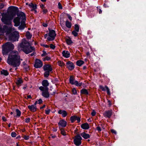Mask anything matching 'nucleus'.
Segmentation results:
<instances>
[{
    "instance_id": "nucleus-1",
    "label": "nucleus",
    "mask_w": 146,
    "mask_h": 146,
    "mask_svg": "<svg viewBox=\"0 0 146 146\" xmlns=\"http://www.w3.org/2000/svg\"><path fill=\"white\" fill-rule=\"evenodd\" d=\"M14 48L13 44L8 42L3 44L2 47V52L3 55H6L11 51L8 55L7 63L9 65L15 67L20 65L21 60H22V59H20V56L17 51H12Z\"/></svg>"
},
{
    "instance_id": "nucleus-2",
    "label": "nucleus",
    "mask_w": 146,
    "mask_h": 146,
    "mask_svg": "<svg viewBox=\"0 0 146 146\" xmlns=\"http://www.w3.org/2000/svg\"><path fill=\"white\" fill-rule=\"evenodd\" d=\"M19 46L21 50L26 54H28L35 50L34 47L31 46L29 42L24 38L23 39Z\"/></svg>"
},
{
    "instance_id": "nucleus-3",
    "label": "nucleus",
    "mask_w": 146,
    "mask_h": 146,
    "mask_svg": "<svg viewBox=\"0 0 146 146\" xmlns=\"http://www.w3.org/2000/svg\"><path fill=\"white\" fill-rule=\"evenodd\" d=\"M12 6L8 7L9 12L10 14L9 15L5 14L4 16H2L1 20L3 23L5 25H9L11 24V20L13 19V16L15 15L14 9H12Z\"/></svg>"
},
{
    "instance_id": "nucleus-4",
    "label": "nucleus",
    "mask_w": 146,
    "mask_h": 146,
    "mask_svg": "<svg viewBox=\"0 0 146 146\" xmlns=\"http://www.w3.org/2000/svg\"><path fill=\"white\" fill-rule=\"evenodd\" d=\"M12 9H14L15 10L14 13L15 14L13 16V18L15 17L16 15L17 16V17H15L13 20V22L14 23V26L15 27H18L19 26L20 24V19L21 18V15H22L21 13L23 12L22 11L20 12L19 8L18 7L14 6H12Z\"/></svg>"
},
{
    "instance_id": "nucleus-5",
    "label": "nucleus",
    "mask_w": 146,
    "mask_h": 146,
    "mask_svg": "<svg viewBox=\"0 0 146 146\" xmlns=\"http://www.w3.org/2000/svg\"><path fill=\"white\" fill-rule=\"evenodd\" d=\"M43 69L45 72L44 74L45 77L48 78L50 74V73L52 72V68L51 65L49 64H46L43 67Z\"/></svg>"
},
{
    "instance_id": "nucleus-6",
    "label": "nucleus",
    "mask_w": 146,
    "mask_h": 146,
    "mask_svg": "<svg viewBox=\"0 0 146 146\" xmlns=\"http://www.w3.org/2000/svg\"><path fill=\"white\" fill-rule=\"evenodd\" d=\"M19 36V35L18 33L14 32L9 35V38L10 40L13 41H18Z\"/></svg>"
},
{
    "instance_id": "nucleus-7",
    "label": "nucleus",
    "mask_w": 146,
    "mask_h": 146,
    "mask_svg": "<svg viewBox=\"0 0 146 146\" xmlns=\"http://www.w3.org/2000/svg\"><path fill=\"white\" fill-rule=\"evenodd\" d=\"M49 33L48 35L49 37H47V39L49 41H52L55 38V37L56 36L55 31L54 30H51L48 29Z\"/></svg>"
},
{
    "instance_id": "nucleus-8",
    "label": "nucleus",
    "mask_w": 146,
    "mask_h": 146,
    "mask_svg": "<svg viewBox=\"0 0 146 146\" xmlns=\"http://www.w3.org/2000/svg\"><path fill=\"white\" fill-rule=\"evenodd\" d=\"M82 137L80 134H78L75 136L74 139V144L77 146H79L81 144Z\"/></svg>"
},
{
    "instance_id": "nucleus-9",
    "label": "nucleus",
    "mask_w": 146,
    "mask_h": 146,
    "mask_svg": "<svg viewBox=\"0 0 146 146\" xmlns=\"http://www.w3.org/2000/svg\"><path fill=\"white\" fill-rule=\"evenodd\" d=\"M5 33L7 34L10 35L11 33L12 29L9 27H8L6 25H4L3 26L2 30Z\"/></svg>"
},
{
    "instance_id": "nucleus-10",
    "label": "nucleus",
    "mask_w": 146,
    "mask_h": 146,
    "mask_svg": "<svg viewBox=\"0 0 146 146\" xmlns=\"http://www.w3.org/2000/svg\"><path fill=\"white\" fill-rule=\"evenodd\" d=\"M43 65L42 62L40 60L38 59H36L35 60V64L34 65V67L36 68H41Z\"/></svg>"
},
{
    "instance_id": "nucleus-11",
    "label": "nucleus",
    "mask_w": 146,
    "mask_h": 146,
    "mask_svg": "<svg viewBox=\"0 0 146 146\" xmlns=\"http://www.w3.org/2000/svg\"><path fill=\"white\" fill-rule=\"evenodd\" d=\"M66 66L70 70H72L75 68V65L73 63L70 61L66 63Z\"/></svg>"
},
{
    "instance_id": "nucleus-12",
    "label": "nucleus",
    "mask_w": 146,
    "mask_h": 146,
    "mask_svg": "<svg viewBox=\"0 0 146 146\" xmlns=\"http://www.w3.org/2000/svg\"><path fill=\"white\" fill-rule=\"evenodd\" d=\"M112 112L111 110L105 111L103 113L104 116L106 118H110L112 115Z\"/></svg>"
},
{
    "instance_id": "nucleus-13",
    "label": "nucleus",
    "mask_w": 146,
    "mask_h": 146,
    "mask_svg": "<svg viewBox=\"0 0 146 146\" xmlns=\"http://www.w3.org/2000/svg\"><path fill=\"white\" fill-rule=\"evenodd\" d=\"M70 119L72 123H74L76 120H77L78 123H79L80 121V117L75 115L71 116Z\"/></svg>"
},
{
    "instance_id": "nucleus-14",
    "label": "nucleus",
    "mask_w": 146,
    "mask_h": 146,
    "mask_svg": "<svg viewBox=\"0 0 146 146\" xmlns=\"http://www.w3.org/2000/svg\"><path fill=\"white\" fill-rule=\"evenodd\" d=\"M99 88L103 91H106L108 95L109 96L111 95V93L110 91V90L109 88L107 86H105L104 88L102 85H100L99 86Z\"/></svg>"
},
{
    "instance_id": "nucleus-15",
    "label": "nucleus",
    "mask_w": 146,
    "mask_h": 146,
    "mask_svg": "<svg viewBox=\"0 0 146 146\" xmlns=\"http://www.w3.org/2000/svg\"><path fill=\"white\" fill-rule=\"evenodd\" d=\"M67 123L64 119H62L60 120L58 123V125L60 126L59 128H60V127H65L67 125Z\"/></svg>"
},
{
    "instance_id": "nucleus-16",
    "label": "nucleus",
    "mask_w": 146,
    "mask_h": 146,
    "mask_svg": "<svg viewBox=\"0 0 146 146\" xmlns=\"http://www.w3.org/2000/svg\"><path fill=\"white\" fill-rule=\"evenodd\" d=\"M21 13H22V15H21V19L22 20L20 23H21V24H22L23 25H25V21L26 20L25 14L23 12H22Z\"/></svg>"
},
{
    "instance_id": "nucleus-17",
    "label": "nucleus",
    "mask_w": 146,
    "mask_h": 146,
    "mask_svg": "<svg viewBox=\"0 0 146 146\" xmlns=\"http://www.w3.org/2000/svg\"><path fill=\"white\" fill-rule=\"evenodd\" d=\"M28 108L29 109V110L32 112L36 111L37 109L36 108V106H35L33 105L28 106Z\"/></svg>"
},
{
    "instance_id": "nucleus-18",
    "label": "nucleus",
    "mask_w": 146,
    "mask_h": 146,
    "mask_svg": "<svg viewBox=\"0 0 146 146\" xmlns=\"http://www.w3.org/2000/svg\"><path fill=\"white\" fill-rule=\"evenodd\" d=\"M63 56L68 58L70 57V52L68 51L63 50L62 52Z\"/></svg>"
},
{
    "instance_id": "nucleus-19",
    "label": "nucleus",
    "mask_w": 146,
    "mask_h": 146,
    "mask_svg": "<svg viewBox=\"0 0 146 146\" xmlns=\"http://www.w3.org/2000/svg\"><path fill=\"white\" fill-rule=\"evenodd\" d=\"M58 113L59 114L62 115V117H66L67 115V113L64 110H59L58 111Z\"/></svg>"
},
{
    "instance_id": "nucleus-20",
    "label": "nucleus",
    "mask_w": 146,
    "mask_h": 146,
    "mask_svg": "<svg viewBox=\"0 0 146 146\" xmlns=\"http://www.w3.org/2000/svg\"><path fill=\"white\" fill-rule=\"evenodd\" d=\"M81 127L82 129L86 130L89 129L90 128L89 125L87 123L82 124L81 125Z\"/></svg>"
},
{
    "instance_id": "nucleus-21",
    "label": "nucleus",
    "mask_w": 146,
    "mask_h": 146,
    "mask_svg": "<svg viewBox=\"0 0 146 146\" xmlns=\"http://www.w3.org/2000/svg\"><path fill=\"white\" fill-rule=\"evenodd\" d=\"M29 6L31 8H32L31 9V11H33L34 10L36 9L37 8V5L35 4L34 5L32 3H31L29 4Z\"/></svg>"
},
{
    "instance_id": "nucleus-22",
    "label": "nucleus",
    "mask_w": 146,
    "mask_h": 146,
    "mask_svg": "<svg viewBox=\"0 0 146 146\" xmlns=\"http://www.w3.org/2000/svg\"><path fill=\"white\" fill-rule=\"evenodd\" d=\"M80 135L85 139H87L90 138V136L89 134L83 132L81 133Z\"/></svg>"
},
{
    "instance_id": "nucleus-23",
    "label": "nucleus",
    "mask_w": 146,
    "mask_h": 146,
    "mask_svg": "<svg viewBox=\"0 0 146 146\" xmlns=\"http://www.w3.org/2000/svg\"><path fill=\"white\" fill-rule=\"evenodd\" d=\"M69 83L72 85H74L75 80L74 77L72 76H70L69 79Z\"/></svg>"
},
{
    "instance_id": "nucleus-24",
    "label": "nucleus",
    "mask_w": 146,
    "mask_h": 146,
    "mask_svg": "<svg viewBox=\"0 0 146 146\" xmlns=\"http://www.w3.org/2000/svg\"><path fill=\"white\" fill-rule=\"evenodd\" d=\"M81 94H84L85 95H88L89 94V92L87 90L83 88L80 91Z\"/></svg>"
},
{
    "instance_id": "nucleus-25",
    "label": "nucleus",
    "mask_w": 146,
    "mask_h": 146,
    "mask_svg": "<svg viewBox=\"0 0 146 146\" xmlns=\"http://www.w3.org/2000/svg\"><path fill=\"white\" fill-rule=\"evenodd\" d=\"M23 82V80L22 79L20 78H18V79L17 80V82H16V83L18 87H19L21 86V84Z\"/></svg>"
},
{
    "instance_id": "nucleus-26",
    "label": "nucleus",
    "mask_w": 146,
    "mask_h": 146,
    "mask_svg": "<svg viewBox=\"0 0 146 146\" xmlns=\"http://www.w3.org/2000/svg\"><path fill=\"white\" fill-rule=\"evenodd\" d=\"M42 85L44 87H48L49 85V83L47 80H44L42 82Z\"/></svg>"
},
{
    "instance_id": "nucleus-27",
    "label": "nucleus",
    "mask_w": 146,
    "mask_h": 146,
    "mask_svg": "<svg viewBox=\"0 0 146 146\" xmlns=\"http://www.w3.org/2000/svg\"><path fill=\"white\" fill-rule=\"evenodd\" d=\"M0 74L1 75H3L5 76H7L9 74V73L6 70L3 69L0 71Z\"/></svg>"
},
{
    "instance_id": "nucleus-28",
    "label": "nucleus",
    "mask_w": 146,
    "mask_h": 146,
    "mask_svg": "<svg viewBox=\"0 0 146 146\" xmlns=\"http://www.w3.org/2000/svg\"><path fill=\"white\" fill-rule=\"evenodd\" d=\"M42 95L44 98H48L49 97L50 94L48 92L43 91L42 92Z\"/></svg>"
},
{
    "instance_id": "nucleus-29",
    "label": "nucleus",
    "mask_w": 146,
    "mask_h": 146,
    "mask_svg": "<svg viewBox=\"0 0 146 146\" xmlns=\"http://www.w3.org/2000/svg\"><path fill=\"white\" fill-rule=\"evenodd\" d=\"M84 63V61L79 60H77L76 62V65L79 66H81Z\"/></svg>"
},
{
    "instance_id": "nucleus-30",
    "label": "nucleus",
    "mask_w": 146,
    "mask_h": 146,
    "mask_svg": "<svg viewBox=\"0 0 146 146\" xmlns=\"http://www.w3.org/2000/svg\"><path fill=\"white\" fill-rule=\"evenodd\" d=\"M16 111L17 113V115H14V117L17 118L19 117L21 115V111L17 109H16Z\"/></svg>"
},
{
    "instance_id": "nucleus-31",
    "label": "nucleus",
    "mask_w": 146,
    "mask_h": 146,
    "mask_svg": "<svg viewBox=\"0 0 146 146\" xmlns=\"http://www.w3.org/2000/svg\"><path fill=\"white\" fill-rule=\"evenodd\" d=\"M66 42L67 44L68 45H70L72 44L73 43V42L72 40H71V39L70 37H69L68 38L66 39Z\"/></svg>"
},
{
    "instance_id": "nucleus-32",
    "label": "nucleus",
    "mask_w": 146,
    "mask_h": 146,
    "mask_svg": "<svg viewBox=\"0 0 146 146\" xmlns=\"http://www.w3.org/2000/svg\"><path fill=\"white\" fill-rule=\"evenodd\" d=\"M66 26L68 28L70 29L72 26V24L71 22L67 20L66 21Z\"/></svg>"
},
{
    "instance_id": "nucleus-33",
    "label": "nucleus",
    "mask_w": 146,
    "mask_h": 146,
    "mask_svg": "<svg viewBox=\"0 0 146 146\" xmlns=\"http://www.w3.org/2000/svg\"><path fill=\"white\" fill-rule=\"evenodd\" d=\"M59 129L61 131V134L64 136H65L66 135V132L64 129L63 128H59Z\"/></svg>"
},
{
    "instance_id": "nucleus-34",
    "label": "nucleus",
    "mask_w": 146,
    "mask_h": 146,
    "mask_svg": "<svg viewBox=\"0 0 146 146\" xmlns=\"http://www.w3.org/2000/svg\"><path fill=\"white\" fill-rule=\"evenodd\" d=\"M26 36L27 39H29L31 38L32 35L30 34L29 31H27L26 33Z\"/></svg>"
},
{
    "instance_id": "nucleus-35",
    "label": "nucleus",
    "mask_w": 146,
    "mask_h": 146,
    "mask_svg": "<svg viewBox=\"0 0 146 146\" xmlns=\"http://www.w3.org/2000/svg\"><path fill=\"white\" fill-rule=\"evenodd\" d=\"M74 85L78 87H81L82 85V82H78L77 81H75Z\"/></svg>"
},
{
    "instance_id": "nucleus-36",
    "label": "nucleus",
    "mask_w": 146,
    "mask_h": 146,
    "mask_svg": "<svg viewBox=\"0 0 146 146\" xmlns=\"http://www.w3.org/2000/svg\"><path fill=\"white\" fill-rule=\"evenodd\" d=\"M19 27H18V29L20 30H23L25 26V25H23L22 24H21V25L19 26Z\"/></svg>"
},
{
    "instance_id": "nucleus-37",
    "label": "nucleus",
    "mask_w": 146,
    "mask_h": 146,
    "mask_svg": "<svg viewBox=\"0 0 146 146\" xmlns=\"http://www.w3.org/2000/svg\"><path fill=\"white\" fill-rule=\"evenodd\" d=\"M79 30V25L78 24H76L74 25V31H76L77 32H78Z\"/></svg>"
},
{
    "instance_id": "nucleus-38",
    "label": "nucleus",
    "mask_w": 146,
    "mask_h": 146,
    "mask_svg": "<svg viewBox=\"0 0 146 146\" xmlns=\"http://www.w3.org/2000/svg\"><path fill=\"white\" fill-rule=\"evenodd\" d=\"M78 32L76 31L73 30L72 32V34L74 35V36L75 37H76L78 36Z\"/></svg>"
},
{
    "instance_id": "nucleus-39",
    "label": "nucleus",
    "mask_w": 146,
    "mask_h": 146,
    "mask_svg": "<svg viewBox=\"0 0 146 146\" xmlns=\"http://www.w3.org/2000/svg\"><path fill=\"white\" fill-rule=\"evenodd\" d=\"M17 135L16 133L14 131L12 132L11 133V136L13 137H15Z\"/></svg>"
},
{
    "instance_id": "nucleus-40",
    "label": "nucleus",
    "mask_w": 146,
    "mask_h": 146,
    "mask_svg": "<svg viewBox=\"0 0 146 146\" xmlns=\"http://www.w3.org/2000/svg\"><path fill=\"white\" fill-rule=\"evenodd\" d=\"M72 92L74 95H76L77 94V91L75 88H73L72 90Z\"/></svg>"
},
{
    "instance_id": "nucleus-41",
    "label": "nucleus",
    "mask_w": 146,
    "mask_h": 146,
    "mask_svg": "<svg viewBox=\"0 0 146 146\" xmlns=\"http://www.w3.org/2000/svg\"><path fill=\"white\" fill-rule=\"evenodd\" d=\"M59 62V65L60 66H62L65 65V64L63 62L60 61Z\"/></svg>"
},
{
    "instance_id": "nucleus-42",
    "label": "nucleus",
    "mask_w": 146,
    "mask_h": 146,
    "mask_svg": "<svg viewBox=\"0 0 146 146\" xmlns=\"http://www.w3.org/2000/svg\"><path fill=\"white\" fill-rule=\"evenodd\" d=\"M100 6H98L97 7V9L98 11L99 12V13L100 14H101L102 13V11L101 10V9L100 8Z\"/></svg>"
},
{
    "instance_id": "nucleus-43",
    "label": "nucleus",
    "mask_w": 146,
    "mask_h": 146,
    "mask_svg": "<svg viewBox=\"0 0 146 146\" xmlns=\"http://www.w3.org/2000/svg\"><path fill=\"white\" fill-rule=\"evenodd\" d=\"M24 68L25 70L27 71H28L29 70V66L27 65L24 66Z\"/></svg>"
},
{
    "instance_id": "nucleus-44",
    "label": "nucleus",
    "mask_w": 146,
    "mask_h": 146,
    "mask_svg": "<svg viewBox=\"0 0 146 146\" xmlns=\"http://www.w3.org/2000/svg\"><path fill=\"white\" fill-rule=\"evenodd\" d=\"M31 120V119L29 117H27L25 119V122L27 123H28L30 122Z\"/></svg>"
},
{
    "instance_id": "nucleus-45",
    "label": "nucleus",
    "mask_w": 146,
    "mask_h": 146,
    "mask_svg": "<svg viewBox=\"0 0 146 146\" xmlns=\"http://www.w3.org/2000/svg\"><path fill=\"white\" fill-rule=\"evenodd\" d=\"M43 53L41 54V56L42 57L44 56L47 55V53L46 51H42Z\"/></svg>"
},
{
    "instance_id": "nucleus-46",
    "label": "nucleus",
    "mask_w": 146,
    "mask_h": 146,
    "mask_svg": "<svg viewBox=\"0 0 146 146\" xmlns=\"http://www.w3.org/2000/svg\"><path fill=\"white\" fill-rule=\"evenodd\" d=\"M23 138L25 140H27L29 139V136H27L26 135H24L23 136Z\"/></svg>"
},
{
    "instance_id": "nucleus-47",
    "label": "nucleus",
    "mask_w": 146,
    "mask_h": 146,
    "mask_svg": "<svg viewBox=\"0 0 146 146\" xmlns=\"http://www.w3.org/2000/svg\"><path fill=\"white\" fill-rule=\"evenodd\" d=\"M55 46L52 44H51L50 45V47L52 49H54L55 48Z\"/></svg>"
},
{
    "instance_id": "nucleus-48",
    "label": "nucleus",
    "mask_w": 146,
    "mask_h": 146,
    "mask_svg": "<svg viewBox=\"0 0 146 146\" xmlns=\"http://www.w3.org/2000/svg\"><path fill=\"white\" fill-rule=\"evenodd\" d=\"M42 9L43 10L42 12H43V13L44 14H46L48 12V11L47 9H45L44 8Z\"/></svg>"
},
{
    "instance_id": "nucleus-49",
    "label": "nucleus",
    "mask_w": 146,
    "mask_h": 146,
    "mask_svg": "<svg viewBox=\"0 0 146 146\" xmlns=\"http://www.w3.org/2000/svg\"><path fill=\"white\" fill-rule=\"evenodd\" d=\"M60 21V24L61 25V26L62 27V29H64V28L66 29V27H65L64 26L63 27V25H64L63 22L62 23V22L61 21Z\"/></svg>"
},
{
    "instance_id": "nucleus-50",
    "label": "nucleus",
    "mask_w": 146,
    "mask_h": 146,
    "mask_svg": "<svg viewBox=\"0 0 146 146\" xmlns=\"http://www.w3.org/2000/svg\"><path fill=\"white\" fill-rule=\"evenodd\" d=\"M44 87L43 86H40V87L39 88V89L40 90L42 91V92H43V91H44Z\"/></svg>"
},
{
    "instance_id": "nucleus-51",
    "label": "nucleus",
    "mask_w": 146,
    "mask_h": 146,
    "mask_svg": "<svg viewBox=\"0 0 146 146\" xmlns=\"http://www.w3.org/2000/svg\"><path fill=\"white\" fill-rule=\"evenodd\" d=\"M58 5L59 9H62V5L60 2H59L58 3Z\"/></svg>"
},
{
    "instance_id": "nucleus-52",
    "label": "nucleus",
    "mask_w": 146,
    "mask_h": 146,
    "mask_svg": "<svg viewBox=\"0 0 146 146\" xmlns=\"http://www.w3.org/2000/svg\"><path fill=\"white\" fill-rule=\"evenodd\" d=\"M45 113L47 115H48L50 111V109H49L47 110H45Z\"/></svg>"
},
{
    "instance_id": "nucleus-53",
    "label": "nucleus",
    "mask_w": 146,
    "mask_h": 146,
    "mask_svg": "<svg viewBox=\"0 0 146 146\" xmlns=\"http://www.w3.org/2000/svg\"><path fill=\"white\" fill-rule=\"evenodd\" d=\"M96 129L99 132L102 131V129L99 126H97L96 127Z\"/></svg>"
},
{
    "instance_id": "nucleus-54",
    "label": "nucleus",
    "mask_w": 146,
    "mask_h": 146,
    "mask_svg": "<svg viewBox=\"0 0 146 146\" xmlns=\"http://www.w3.org/2000/svg\"><path fill=\"white\" fill-rule=\"evenodd\" d=\"M96 112L94 110H93L91 113V115L92 116H94L96 115Z\"/></svg>"
},
{
    "instance_id": "nucleus-55",
    "label": "nucleus",
    "mask_w": 146,
    "mask_h": 146,
    "mask_svg": "<svg viewBox=\"0 0 146 146\" xmlns=\"http://www.w3.org/2000/svg\"><path fill=\"white\" fill-rule=\"evenodd\" d=\"M37 101L38 102V104H41L43 102V101L40 98V99L39 100H38Z\"/></svg>"
},
{
    "instance_id": "nucleus-56",
    "label": "nucleus",
    "mask_w": 146,
    "mask_h": 146,
    "mask_svg": "<svg viewBox=\"0 0 146 146\" xmlns=\"http://www.w3.org/2000/svg\"><path fill=\"white\" fill-rule=\"evenodd\" d=\"M66 15L68 16V19L70 21H72V17L69 15L67 13H66Z\"/></svg>"
},
{
    "instance_id": "nucleus-57",
    "label": "nucleus",
    "mask_w": 146,
    "mask_h": 146,
    "mask_svg": "<svg viewBox=\"0 0 146 146\" xmlns=\"http://www.w3.org/2000/svg\"><path fill=\"white\" fill-rule=\"evenodd\" d=\"M4 7V5L3 3H1L0 4V10L2 9Z\"/></svg>"
},
{
    "instance_id": "nucleus-58",
    "label": "nucleus",
    "mask_w": 146,
    "mask_h": 146,
    "mask_svg": "<svg viewBox=\"0 0 146 146\" xmlns=\"http://www.w3.org/2000/svg\"><path fill=\"white\" fill-rule=\"evenodd\" d=\"M44 91L46 92H48V87H44Z\"/></svg>"
},
{
    "instance_id": "nucleus-59",
    "label": "nucleus",
    "mask_w": 146,
    "mask_h": 146,
    "mask_svg": "<svg viewBox=\"0 0 146 146\" xmlns=\"http://www.w3.org/2000/svg\"><path fill=\"white\" fill-rule=\"evenodd\" d=\"M78 131V129H76L74 131V133L76 135H78V134H79L78 133V132H77V131Z\"/></svg>"
},
{
    "instance_id": "nucleus-60",
    "label": "nucleus",
    "mask_w": 146,
    "mask_h": 146,
    "mask_svg": "<svg viewBox=\"0 0 146 146\" xmlns=\"http://www.w3.org/2000/svg\"><path fill=\"white\" fill-rule=\"evenodd\" d=\"M103 6L105 8H107L109 7V6L108 4L105 3L103 5Z\"/></svg>"
},
{
    "instance_id": "nucleus-61",
    "label": "nucleus",
    "mask_w": 146,
    "mask_h": 146,
    "mask_svg": "<svg viewBox=\"0 0 146 146\" xmlns=\"http://www.w3.org/2000/svg\"><path fill=\"white\" fill-rule=\"evenodd\" d=\"M111 132L113 133L116 134L117 133L116 131L113 129H111Z\"/></svg>"
},
{
    "instance_id": "nucleus-62",
    "label": "nucleus",
    "mask_w": 146,
    "mask_h": 146,
    "mask_svg": "<svg viewBox=\"0 0 146 146\" xmlns=\"http://www.w3.org/2000/svg\"><path fill=\"white\" fill-rule=\"evenodd\" d=\"M108 107H110V106L111 105V102L110 100H108Z\"/></svg>"
},
{
    "instance_id": "nucleus-63",
    "label": "nucleus",
    "mask_w": 146,
    "mask_h": 146,
    "mask_svg": "<svg viewBox=\"0 0 146 146\" xmlns=\"http://www.w3.org/2000/svg\"><path fill=\"white\" fill-rule=\"evenodd\" d=\"M2 119L4 121H7V119L6 117L4 116H3L2 117Z\"/></svg>"
},
{
    "instance_id": "nucleus-64",
    "label": "nucleus",
    "mask_w": 146,
    "mask_h": 146,
    "mask_svg": "<svg viewBox=\"0 0 146 146\" xmlns=\"http://www.w3.org/2000/svg\"><path fill=\"white\" fill-rule=\"evenodd\" d=\"M46 60L49 61L51 59L50 58V57L46 56Z\"/></svg>"
}]
</instances>
